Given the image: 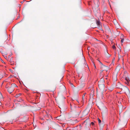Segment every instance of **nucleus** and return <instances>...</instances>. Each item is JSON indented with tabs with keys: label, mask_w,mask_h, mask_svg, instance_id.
<instances>
[{
	"label": "nucleus",
	"mask_w": 130,
	"mask_h": 130,
	"mask_svg": "<svg viewBox=\"0 0 130 130\" xmlns=\"http://www.w3.org/2000/svg\"><path fill=\"white\" fill-rule=\"evenodd\" d=\"M117 75H114V74H113V77H114V76H115V79H116V78H117Z\"/></svg>",
	"instance_id": "nucleus-11"
},
{
	"label": "nucleus",
	"mask_w": 130,
	"mask_h": 130,
	"mask_svg": "<svg viewBox=\"0 0 130 130\" xmlns=\"http://www.w3.org/2000/svg\"><path fill=\"white\" fill-rule=\"evenodd\" d=\"M61 86H62L63 87H64V86L63 85V84H61Z\"/></svg>",
	"instance_id": "nucleus-21"
},
{
	"label": "nucleus",
	"mask_w": 130,
	"mask_h": 130,
	"mask_svg": "<svg viewBox=\"0 0 130 130\" xmlns=\"http://www.w3.org/2000/svg\"><path fill=\"white\" fill-rule=\"evenodd\" d=\"M85 94V93L82 96V99L83 100L84 98V97Z\"/></svg>",
	"instance_id": "nucleus-13"
},
{
	"label": "nucleus",
	"mask_w": 130,
	"mask_h": 130,
	"mask_svg": "<svg viewBox=\"0 0 130 130\" xmlns=\"http://www.w3.org/2000/svg\"><path fill=\"white\" fill-rule=\"evenodd\" d=\"M105 70V71H106V72L107 71V70Z\"/></svg>",
	"instance_id": "nucleus-26"
},
{
	"label": "nucleus",
	"mask_w": 130,
	"mask_h": 130,
	"mask_svg": "<svg viewBox=\"0 0 130 130\" xmlns=\"http://www.w3.org/2000/svg\"><path fill=\"white\" fill-rule=\"evenodd\" d=\"M122 78L123 79V80L124 83L127 85H129L130 81L129 78L127 77H126L125 75H123Z\"/></svg>",
	"instance_id": "nucleus-3"
},
{
	"label": "nucleus",
	"mask_w": 130,
	"mask_h": 130,
	"mask_svg": "<svg viewBox=\"0 0 130 130\" xmlns=\"http://www.w3.org/2000/svg\"><path fill=\"white\" fill-rule=\"evenodd\" d=\"M98 86L99 88L100 89H104L105 87V86L104 84V82H102V83H101V82L100 81L99 82Z\"/></svg>",
	"instance_id": "nucleus-5"
},
{
	"label": "nucleus",
	"mask_w": 130,
	"mask_h": 130,
	"mask_svg": "<svg viewBox=\"0 0 130 130\" xmlns=\"http://www.w3.org/2000/svg\"><path fill=\"white\" fill-rule=\"evenodd\" d=\"M4 58L6 59L7 60H8V58H7V57L6 56H4Z\"/></svg>",
	"instance_id": "nucleus-15"
},
{
	"label": "nucleus",
	"mask_w": 130,
	"mask_h": 130,
	"mask_svg": "<svg viewBox=\"0 0 130 130\" xmlns=\"http://www.w3.org/2000/svg\"><path fill=\"white\" fill-rule=\"evenodd\" d=\"M12 55V53H11L10 54L9 56V57H10Z\"/></svg>",
	"instance_id": "nucleus-20"
},
{
	"label": "nucleus",
	"mask_w": 130,
	"mask_h": 130,
	"mask_svg": "<svg viewBox=\"0 0 130 130\" xmlns=\"http://www.w3.org/2000/svg\"><path fill=\"white\" fill-rule=\"evenodd\" d=\"M13 85H14V86H16V85L14 84H13Z\"/></svg>",
	"instance_id": "nucleus-24"
},
{
	"label": "nucleus",
	"mask_w": 130,
	"mask_h": 130,
	"mask_svg": "<svg viewBox=\"0 0 130 130\" xmlns=\"http://www.w3.org/2000/svg\"><path fill=\"white\" fill-rule=\"evenodd\" d=\"M17 101L19 102H20L23 101V100L22 99H21L19 100H17Z\"/></svg>",
	"instance_id": "nucleus-12"
},
{
	"label": "nucleus",
	"mask_w": 130,
	"mask_h": 130,
	"mask_svg": "<svg viewBox=\"0 0 130 130\" xmlns=\"http://www.w3.org/2000/svg\"><path fill=\"white\" fill-rule=\"evenodd\" d=\"M91 125H93L94 124V123L93 122H92L91 123Z\"/></svg>",
	"instance_id": "nucleus-19"
},
{
	"label": "nucleus",
	"mask_w": 130,
	"mask_h": 130,
	"mask_svg": "<svg viewBox=\"0 0 130 130\" xmlns=\"http://www.w3.org/2000/svg\"><path fill=\"white\" fill-rule=\"evenodd\" d=\"M96 24H97V25L98 26H99V27L101 25L100 24V21L99 20L97 21L96 22Z\"/></svg>",
	"instance_id": "nucleus-8"
},
{
	"label": "nucleus",
	"mask_w": 130,
	"mask_h": 130,
	"mask_svg": "<svg viewBox=\"0 0 130 130\" xmlns=\"http://www.w3.org/2000/svg\"><path fill=\"white\" fill-rule=\"evenodd\" d=\"M10 83H8L7 84L6 86V88L7 89L8 92L9 93H11L14 91V88L12 86V84H11V87H9V88H8V85H10Z\"/></svg>",
	"instance_id": "nucleus-4"
},
{
	"label": "nucleus",
	"mask_w": 130,
	"mask_h": 130,
	"mask_svg": "<svg viewBox=\"0 0 130 130\" xmlns=\"http://www.w3.org/2000/svg\"><path fill=\"white\" fill-rule=\"evenodd\" d=\"M9 62L11 65H12L14 64V62L13 60V57L11 58Z\"/></svg>",
	"instance_id": "nucleus-6"
},
{
	"label": "nucleus",
	"mask_w": 130,
	"mask_h": 130,
	"mask_svg": "<svg viewBox=\"0 0 130 130\" xmlns=\"http://www.w3.org/2000/svg\"><path fill=\"white\" fill-rule=\"evenodd\" d=\"M126 72H124V75H125L126 76Z\"/></svg>",
	"instance_id": "nucleus-18"
},
{
	"label": "nucleus",
	"mask_w": 130,
	"mask_h": 130,
	"mask_svg": "<svg viewBox=\"0 0 130 130\" xmlns=\"http://www.w3.org/2000/svg\"><path fill=\"white\" fill-rule=\"evenodd\" d=\"M70 107L72 111H75L77 114L79 115L80 113L81 110H78L79 107L74 106L72 108L71 106Z\"/></svg>",
	"instance_id": "nucleus-2"
},
{
	"label": "nucleus",
	"mask_w": 130,
	"mask_h": 130,
	"mask_svg": "<svg viewBox=\"0 0 130 130\" xmlns=\"http://www.w3.org/2000/svg\"><path fill=\"white\" fill-rule=\"evenodd\" d=\"M94 66L95 68H96L95 66L94 65Z\"/></svg>",
	"instance_id": "nucleus-27"
},
{
	"label": "nucleus",
	"mask_w": 130,
	"mask_h": 130,
	"mask_svg": "<svg viewBox=\"0 0 130 130\" xmlns=\"http://www.w3.org/2000/svg\"><path fill=\"white\" fill-rule=\"evenodd\" d=\"M112 47L114 49H116V47L114 45H113L112 46Z\"/></svg>",
	"instance_id": "nucleus-16"
},
{
	"label": "nucleus",
	"mask_w": 130,
	"mask_h": 130,
	"mask_svg": "<svg viewBox=\"0 0 130 130\" xmlns=\"http://www.w3.org/2000/svg\"><path fill=\"white\" fill-rule=\"evenodd\" d=\"M121 42L122 43H123V41H124V38H121Z\"/></svg>",
	"instance_id": "nucleus-10"
},
{
	"label": "nucleus",
	"mask_w": 130,
	"mask_h": 130,
	"mask_svg": "<svg viewBox=\"0 0 130 130\" xmlns=\"http://www.w3.org/2000/svg\"><path fill=\"white\" fill-rule=\"evenodd\" d=\"M117 88L120 89L122 90L123 89V91L126 94H129L130 93L129 90L127 87L123 86L119 83L117 84Z\"/></svg>",
	"instance_id": "nucleus-1"
},
{
	"label": "nucleus",
	"mask_w": 130,
	"mask_h": 130,
	"mask_svg": "<svg viewBox=\"0 0 130 130\" xmlns=\"http://www.w3.org/2000/svg\"><path fill=\"white\" fill-rule=\"evenodd\" d=\"M69 83L70 84H71L72 85H73V84H72L71 82H70Z\"/></svg>",
	"instance_id": "nucleus-22"
},
{
	"label": "nucleus",
	"mask_w": 130,
	"mask_h": 130,
	"mask_svg": "<svg viewBox=\"0 0 130 130\" xmlns=\"http://www.w3.org/2000/svg\"><path fill=\"white\" fill-rule=\"evenodd\" d=\"M22 94L21 93H19L17 94H16L15 96L16 98H18L20 96V95H21Z\"/></svg>",
	"instance_id": "nucleus-9"
},
{
	"label": "nucleus",
	"mask_w": 130,
	"mask_h": 130,
	"mask_svg": "<svg viewBox=\"0 0 130 130\" xmlns=\"http://www.w3.org/2000/svg\"><path fill=\"white\" fill-rule=\"evenodd\" d=\"M99 63H100V68L101 69H102L103 68V67L105 66L104 65L103 63L100 61H99Z\"/></svg>",
	"instance_id": "nucleus-7"
},
{
	"label": "nucleus",
	"mask_w": 130,
	"mask_h": 130,
	"mask_svg": "<svg viewBox=\"0 0 130 130\" xmlns=\"http://www.w3.org/2000/svg\"><path fill=\"white\" fill-rule=\"evenodd\" d=\"M21 3L22 4L23 3V2H21Z\"/></svg>",
	"instance_id": "nucleus-25"
},
{
	"label": "nucleus",
	"mask_w": 130,
	"mask_h": 130,
	"mask_svg": "<svg viewBox=\"0 0 130 130\" xmlns=\"http://www.w3.org/2000/svg\"><path fill=\"white\" fill-rule=\"evenodd\" d=\"M98 121H99V123H101V120H100V119L99 118H98Z\"/></svg>",
	"instance_id": "nucleus-14"
},
{
	"label": "nucleus",
	"mask_w": 130,
	"mask_h": 130,
	"mask_svg": "<svg viewBox=\"0 0 130 130\" xmlns=\"http://www.w3.org/2000/svg\"><path fill=\"white\" fill-rule=\"evenodd\" d=\"M2 105V103H1V102H0V106L1 105Z\"/></svg>",
	"instance_id": "nucleus-23"
},
{
	"label": "nucleus",
	"mask_w": 130,
	"mask_h": 130,
	"mask_svg": "<svg viewBox=\"0 0 130 130\" xmlns=\"http://www.w3.org/2000/svg\"><path fill=\"white\" fill-rule=\"evenodd\" d=\"M1 61L3 63H5V62L2 59H1Z\"/></svg>",
	"instance_id": "nucleus-17"
}]
</instances>
